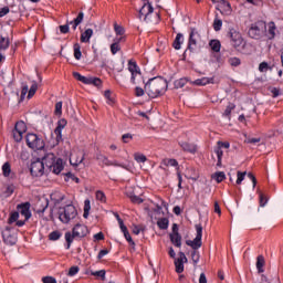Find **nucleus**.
<instances>
[{"label": "nucleus", "instance_id": "obj_51", "mask_svg": "<svg viewBox=\"0 0 283 283\" xmlns=\"http://www.w3.org/2000/svg\"><path fill=\"white\" fill-rule=\"evenodd\" d=\"M78 271H80L78 266H76V265L71 266L70 270H69L67 275L70 277H74V275H76V273H78Z\"/></svg>", "mask_w": 283, "mask_h": 283}, {"label": "nucleus", "instance_id": "obj_48", "mask_svg": "<svg viewBox=\"0 0 283 283\" xmlns=\"http://www.w3.org/2000/svg\"><path fill=\"white\" fill-rule=\"evenodd\" d=\"M213 29L216 32H220V30L222 29V20L214 19Z\"/></svg>", "mask_w": 283, "mask_h": 283}, {"label": "nucleus", "instance_id": "obj_59", "mask_svg": "<svg viewBox=\"0 0 283 283\" xmlns=\"http://www.w3.org/2000/svg\"><path fill=\"white\" fill-rule=\"evenodd\" d=\"M269 92H271L273 98H277V96L280 95V88L277 87H269Z\"/></svg>", "mask_w": 283, "mask_h": 283}, {"label": "nucleus", "instance_id": "obj_3", "mask_svg": "<svg viewBox=\"0 0 283 283\" xmlns=\"http://www.w3.org/2000/svg\"><path fill=\"white\" fill-rule=\"evenodd\" d=\"M78 216V211H76V207L72 205H67L64 208H60L59 218L61 222L67 224L70 220H74Z\"/></svg>", "mask_w": 283, "mask_h": 283}, {"label": "nucleus", "instance_id": "obj_9", "mask_svg": "<svg viewBox=\"0 0 283 283\" xmlns=\"http://www.w3.org/2000/svg\"><path fill=\"white\" fill-rule=\"evenodd\" d=\"M128 71L132 74L130 81L136 85V78H142L143 74L140 73V69L138 67V64L134 61L128 62Z\"/></svg>", "mask_w": 283, "mask_h": 283}, {"label": "nucleus", "instance_id": "obj_56", "mask_svg": "<svg viewBox=\"0 0 283 283\" xmlns=\"http://www.w3.org/2000/svg\"><path fill=\"white\" fill-rule=\"evenodd\" d=\"M61 238V232L59 231H53L49 234V239L52 241L59 240Z\"/></svg>", "mask_w": 283, "mask_h": 283}, {"label": "nucleus", "instance_id": "obj_52", "mask_svg": "<svg viewBox=\"0 0 283 283\" xmlns=\"http://www.w3.org/2000/svg\"><path fill=\"white\" fill-rule=\"evenodd\" d=\"M65 176L67 178V179H65L66 181L71 179V180H74V182H76L77 185H78V182H81L78 177L74 176V174H72V172H66Z\"/></svg>", "mask_w": 283, "mask_h": 283}, {"label": "nucleus", "instance_id": "obj_45", "mask_svg": "<svg viewBox=\"0 0 283 283\" xmlns=\"http://www.w3.org/2000/svg\"><path fill=\"white\" fill-rule=\"evenodd\" d=\"M105 98H107L108 105H114L115 101L114 97H112V91L107 90L104 93Z\"/></svg>", "mask_w": 283, "mask_h": 283}, {"label": "nucleus", "instance_id": "obj_61", "mask_svg": "<svg viewBox=\"0 0 283 283\" xmlns=\"http://www.w3.org/2000/svg\"><path fill=\"white\" fill-rule=\"evenodd\" d=\"M268 70H271V67H269V63L262 62V63L259 65V72H266Z\"/></svg>", "mask_w": 283, "mask_h": 283}, {"label": "nucleus", "instance_id": "obj_55", "mask_svg": "<svg viewBox=\"0 0 283 283\" xmlns=\"http://www.w3.org/2000/svg\"><path fill=\"white\" fill-rule=\"evenodd\" d=\"M124 238L129 242V245L133 247V249L136 247V243L134 242V239H132V234H129V232L124 233Z\"/></svg>", "mask_w": 283, "mask_h": 283}, {"label": "nucleus", "instance_id": "obj_54", "mask_svg": "<svg viewBox=\"0 0 283 283\" xmlns=\"http://www.w3.org/2000/svg\"><path fill=\"white\" fill-rule=\"evenodd\" d=\"M85 14L83 12H80L77 17L74 19L75 25H81L83 23Z\"/></svg>", "mask_w": 283, "mask_h": 283}, {"label": "nucleus", "instance_id": "obj_1", "mask_svg": "<svg viewBox=\"0 0 283 283\" xmlns=\"http://www.w3.org/2000/svg\"><path fill=\"white\" fill-rule=\"evenodd\" d=\"M168 84L165 78L157 76L150 78L145 84V92L149 96V98H158V96H163L167 92Z\"/></svg>", "mask_w": 283, "mask_h": 283}, {"label": "nucleus", "instance_id": "obj_60", "mask_svg": "<svg viewBox=\"0 0 283 283\" xmlns=\"http://www.w3.org/2000/svg\"><path fill=\"white\" fill-rule=\"evenodd\" d=\"M91 275H94L95 277H102V280H105V270L92 272Z\"/></svg>", "mask_w": 283, "mask_h": 283}, {"label": "nucleus", "instance_id": "obj_29", "mask_svg": "<svg viewBox=\"0 0 283 283\" xmlns=\"http://www.w3.org/2000/svg\"><path fill=\"white\" fill-rule=\"evenodd\" d=\"M209 45H210L212 52H219L220 51V48H221L220 40H211L209 42Z\"/></svg>", "mask_w": 283, "mask_h": 283}, {"label": "nucleus", "instance_id": "obj_2", "mask_svg": "<svg viewBox=\"0 0 283 283\" xmlns=\"http://www.w3.org/2000/svg\"><path fill=\"white\" fill-rule=\"evenodd\" d=\"M90 233V230L86 228L85 224L77 223L72 232L65 233V240H66V249H70L72 247V242H74V238H85Z\"/></svg>", "mask_w": 283, "mask_h": 283}, {"label": "nucleus", "instance_id": "obj_5", "mask_svg": "<svg viewBox=\"0 0 283 283\" xmlns=\"http://www.w3.org/2000/svg\"><path fill=\"white\" fill-rule=\"evenodd\" d=\"M263 32H266V22L259 21L249 29L248 34L251 39H258Z\"/></svg>", "mask_w": 283, "mask_h": 283}, {"label": "nucleus", "instance_id": "obj_44", "mask_svg": "<svg viewBox=\"0 0 283 283\" xmlns=\"http://www.w3.org/2000/svg\"><path fill=\"white\" fill-rule=\"evenodd\" d=\"M19 220V212L14 211L10 214L8 224H12Z\"/></svg>", "mask_w": 283, "mask_h": 283}, {"label": "nucleus", "instance_id": "obj_38", "mask_svg": "<svg viewBox=\"0 0 283 283\" xmlns=\"http://www.w3.org/2000/svg\"><path fill=\"white\" fill-rule=\"evenodd\" d=\"M90 209H92V206H90V199H86L84 201V214H83L84 218H88Z\"/></svg>", "mask_w": 283, "mask_h": 283}, {"label": "nucleus", "instance_id": "obj_28", "mask_svg": "<svg viewBox=\"0 0 283 283\" xmlns=\"http://www.w3.org/2000/svg\"><path fill=\"white\" fill-rule=\"evenodd\" d=\"M181 45H182V33H178L172 43V46L175 48V50H180Z\"/></svg>", "mask_w": 283, "mask_h": 283}, {"label": "nucleus", "instance_id": "obj_8", "mask_svg": "<svg viewBox=\"0 0 283 283\" xmlns=\"http://www.w3.org/2000/svg\"><path fill=\"white\" fill-rule=\"evenodd\" d=\"M229 38L231 40V44L238 50L244 43V38H242V33L237 31L235 29H230Z\"/></svg>", "mask_w": 283, "mask_h": 283}, {"label": "nucleus", "instance_id": "obj_36", "mask_svg": "<svg viewBox=\"0 0 283 283\" xmlns=\"http://www.w3.org/2000/svg\"><path fill=\"white\" fill-rule=\"evenodd\" d=\"M96 160H99L101 163H103L104 165H106V167H109V159L103 155V154H97L96 155Z\"/></svg>", "mask_w": 283, "mask_h": 283}, {"label": "nucleus", "instance_id": "obj_49", "mask_svg": "<svg viewBox=\"0 0 283 283\" xmlns=\"http://www.w3.org/2000/svg\"><path fill=\"white\" fill-rule=\"evenodd\" d=\"M83 160H85V155H83L81 159H76L75 161L71 158L70 163L71 165H73V167H78V165H83Z\"/></svg>", "mask_w": 283, "mask_h": 283}, {"label": "nucleus", "instance_id": "obj_10", "mask_svg": "<svg viewBox=\"0 0 283 283\" xmlns=\"http://www.w3.org/2000/svg\"><path fill=\"white\" fill-rule=\"evenodd\" d=\"M44 169H45V166L43 165L41 159H36L35 161L31 163V167H30L31 176H35V177L43 176Z\"/></svg>", "mask_w": 283, "mask_h": 283}, {"label": "nucleus", "instance_id": "obj_31", "mask_svg": "<svg viewBox=\"0 0 283 283\" xmlns=\"http://www.w3.org/2000/svg\"><path fill=\"white\" fill-rule=\"evenodd\" d=\"M211 178L213 180H216L217 182H222V180H224L227 178V175H224V172L219 171V172H214Z\"/></svg>", "mask_w": 283, "mask_h": 283}, {"label": "nucleus", "instance_id": "obj_17", "mask_svg": "<svg viewBox=\"0 0 283 283\" xmlns=\"http://www.w3.org/2000/svg\"><path fill=\"white\" fill-rule=\"evenodd\" d=\"M50 171L56 175L63 171V159H56V161L53 164L52 169H50Z\"/></svg>", "mask_w": 283, "mask_h": 283}, {"label": "nucleus", "instance_id": "obj_4", "mask_svg": "<svg viewBox=\"0 0 283 283\" xmlns=\"http://www.w3.org/2000/svg\"><path fill=\"white\" fill-rule=\"evenodd\" d=\"M27 145L30 147V149H44L45 147V142L43 139L39 138L36 134H28L27 135Z\"/></svg>", "mask_w": 283, "mask_h": 283}, {"label": "nucleus", "instance_id": "obj_64", "mask_svg": "<svg viewBox=\"0 0 283 283\" xmlns=\"http://www.w3.org/2000/svg\"><path fill=\"white\" fill-rule=\"evenodd\" d=\"M30 91L28 88V85H24L22 87V91H21V97H20V101H23V98H25V94H28Z\"/></svg>", "mask_w": 283, "mask_h": 283}, {"label": "nucleus", "instance_id": "obj_39", "mask_svg": "<svg viewBox=\"0 0 283 283\" xmlns=\"http://www.w3.org/2000/svg\"><path fill=\"white\" fill-rule=\"evenodd\" d=\"M2 171H3V176L6 178H8V176H10V172L12 171V169L10 168V163H4L3 164Z\"/></svg>", "mask_w": 283, "mask_h": 283}, {"label": "nucleus", "instance_id": "obj_22", "mask_svg": "<svg viewBox=\"0 0 283 283\" xmlns=\"http://www.w3.org/2000/svg\"><path fill=\"white\" fill-rule=\"evenodd\" d=\"M264 264H266V261L264 260V255H259L256 258V269L259 273H264Z\"/></svg>", "mask_w": 283, "mask_h": 283}, {"label": "nucleus", "instance_id": "obj_40", "mask_svg": "<svg viewBox=\"0 0 283 283\" xmlns=\"http://www.w3.org/2000/svg\"><path fill=\"white\" fill-rule=\"evenodd\" d=\"M191 260L193 264H198V262H200V252H198V250H193L191 252Z\"/></svg>", "mask_w": 283, "mask_h": 283}, {"label": "nucleus", "instance_id": "obj_16", "mask_svg": "<svg viewBox=\"0 0 283 283\" xmlns=\"http://www.w3.org/2000/svg\"><path fill=\"white\" fill-rule=\"evenodd\" d=\"M180 147L184 151H188L189 154H196V151H198V146L188 142H182Z\"/></svg>", "mask_w": 283, "mask_h": 283}, {"label": "nucleus", "instance_id": "obj_63", "mask_svg": "<svg viewBox=\"0 0 283 283\" xmlns=\"http://www.w3.org/2000/svg\"><path fill=\"white\" fill-rule=\"evenodd\" d=\"M43 283H56V279L54 276H44L42 277Z\"/></svg>", "mask_w": 283, "mask_h": 283}, {"label": "nucleus", "instance_id": "obj_15", "mask_svg": "<svg viewBox=\"0 0 283 283\" xmlns=\"http://www.w3.org/2000/svg\"><path fill=\"white\" fill-rule=\"evenodd\" d=\"M41 161L43 163L44 167L46 166L48 169H52L54 163L56 161V156L53 153H49L42 158Z\"/></svg>", "mask_w": 283, "mask_h": 283}, {"label": "nucleus", "instance_id": "obj_32", "mask_svg": "<svg viewBox=\"0 0 283 283\" xmlns=\"http://www.w3.org/2000/svg\"><path fill=\"white\" fill-rule=\"evenodd\" d=\"M10 48V40L6 38H0V52H3V50H8Z\"/></svg>", "mask_w": 283, "mask_h": 283}, {"label": "nucleus", "instance_id": "obj_57", "mask_svg": "<svg viewBox=\"0 0 283 283\" xmlns=\"http://www.w3.org/2000/svg\"><path fill=\"white\" fill-rule=\"evenodd\" d=\"M184 85H187V80L186 78H180V80H177L175 82V87L178 90L180 87H182Z\"/></svg>", "mask_w": 283, "mask_h": 283}, {"label": "nucleus", "instance_id": "obj_20", "mask_svg": "<svg viewBox=\"0 0 283 283\" xmlns=\"http://www.w3.org/2000/svg\"><path fill=\"white\" fill-rule=\"evenodd\" d=\"M170 242L174 247L180 249L182 247V237L180 234H170Z\"/></svg>", "mask_w": 283, "mask_h": 283}, {"label": "nucleus", "instance_id": "obj_14", "mask_svg": "<svg viewBox=\"0 0 283 283\" xmlns=\"http://www.w3.org/2000/svg\"><path fill=\"white\" fill-rule=\"evenodd\" d=\"M154 12V7L150 2L144 3L142 9L139 10V19L145 17V21H147V17Z\"/></svg>", "mask_w": 283, "mask_h": 283}, {"label": "nucleus", "instance_id": "obj_24", "mask_svg": "<svg viewBox=\"0 0 283 283\" xmlns=\"http://www.w3.org/2000/svg\"><path fill=\"white\" fill-rule=\"evenodd\" d=\"M127 198L134 203V205H143L144 200L143 198L132 193V192H126Z\"/></svg>", "mask_w": 283, "mask_h": 283}, {"label": "nucleus", "instance_id": "obj_41", "mask_svg": "<svg viewBox=\"0 0 283 283\" xmlns=\"http://www.w3.org/2000/svg\"><path fill=\"white\" fill-rule=\"evenodd\" d=\"M245 176H247V171H238L237 172V185H242V181L244 180V178H245Z\"/></svg>", "mask_w": 283, "mask_h": 283}, {"label": "nucleus", "instance_id": "obj_50", "mask_svg": "<svg viewBox=\"0 0 283 283\" xmlns=\"http://www.w3.org/2000/svg\"><path fill=\"white\" fill-rule=\"evenodd\" d=\"M114 30H115L116 34L119 36H123V34H125V28H123L118 24H114Z\"/></svg>", "mask_w": 283, "mask_h": 283}, {"label": "nucleus", "instance_id": "obj_30", "mask_svg": "<svg viewBox=\"0 0 283 283\" xmlns=\"http://www.w3.org/2000/svg\"><path fill=\"white\" fill-rule=\"evenodd\" d=\"M209 83H213V78L202 77L193 82L195 85H209Z\"/></svg>", "mask_w": 283, "mask_h": 283}, {"label": "nucleus", "instance_id": "obj_43", "mask_svg": "<svg viewBox=\"0 0 283 283\" xmlns=\"http://www.w3.org/2000/svg\"><path fill=\"white\" fill-rule=\"evenodd\" d=\"M62 132H63V128H59L56 126V128L54 129V134H55V140L56 143H61L62 138H63V135H62Z\"/></svg>", "mask_w": 283, "mask_h": 283}, {"label": "nucleus", "instance_id": "obj_23", "mask_svg": "<svg viewBox=\"0 0 283 283\" xmlns=\"http://www.w3.org/2000/svg\"><path fill=\"white\" fill-rule=\"evenodd\" d=\"M49 205H50V201L48 199L39 200L38 205H36L38 207H40L38 209V213H44L45 209H48Z\"/></svg>", "mask_w": 283, "mask_h": 283}, {"label": "nucleus", "instance_id": "obj_46", "mask_svg": "<svg viewBox=\"0 0 283 283\" xmlns=\"http://www.w3.org/2000/svg\"><path fill=\"white\" fill-rule=\"evenodd\" d=\"M164 165L166 167H178V160H176V159H165Z\"/></svg>", "mask_w": 283, "mask_h": 283}, {"label": "nucleus", "instance_id": "obj_62", "mask_svg": "<svg viewBox=\"0 0 283 283\" xmlns=\"http://www.w3.org/2000/svg\"><path fill=\"white\" fill-rule=\"evenodd\" d=\"M96 200H99V202H105V193L101 190L96 191Z\"/></svg>", "mask_w": 283, "mask_h": 283}, {"label": "nucleus", "instance_id": "obj_47", "mask_svg": "<svg viewBox=\"0 0 283 283\" xmlns=\"http://www.w3.org/2000/svg\"><path fill=\"white\" fill-rule=\"evenodd\" d=\"M233 109H235V104L230 103V104L227 106V108H226V111H224V113H223V116H231V112H233Z\"/></svg>", "mask_w": 283, "mask_h": 283}, {"label": "nucleus", "instance_id": "obj_37", "mask_svg": "<svg viewBox=\"0 0 283 283\" xmlns=\"http://www.w3.org/2000/svg\"><path fill=\"white\" fill-rule=\"evenodd\" d=\"M134 158L136 163H147V156L140 154V153H135Z\"/></svg>", "mask_w": 283, "mask_h": 283}, {"label": "nucleus", "instance_id": "obj_53", "mask_svg": "<svg viewBox=\"0 0 283 283\" xmlns=\"http://www.w3.org/2000/svg\"><path fill=\"white\" fill-rule=\"evenodd\" d=\"M229 63H230V65H232V67H238V65H240L241 61L239 57H230Z\"/></svg>", "mask_w": 283, "mask_h": 283}, {"label": "nucleus", "instance_id": "obj_42", "mask_svg": "<svg viewBox=\"0 0 283 283\" xmlns=\"http://www.w3.org/2000/svg\"><path fill=\"white\" fill-rule=\"evenodd\" d=\"M55 116H61V114H63V102H57L55 104V112H54Z\"/></svg>", "mask_w": 283, "mask_h": 283}, {"label": "nucleus", "instance_id": "obj_13", "mask_svg": "<svg viewBox=\"0 0 283 283\" xmlns=\"http://www.w3.org/2000/svg\"><path fill=\"white\" fill-rule=\"evenodd\" d=\"M81 83H84V85H94L95 87H101V85H103V81L98 77H82Z\"/></svg>", "mask_w": 283, "mask_h": 283}, {"label": "nucleus", "instance_id": "obj_34", "mask_svg": "<svg viewBox=\"0 0 283 283\" xmlns=\"http://www.w3.org/2000/svg\"><path fill=\"white\" fill-rule=\"evenodd\" d=\"M74 56L76 61H81V56H83V53L81 52V44L78 43L74 44Z\"/></svg>", "mask_w": 283, "mask_h": 283}, {"label": "nucleus", "instance_id": "obj_58", "mask_svg": "<svg viewBox=\"0 0 283 283\" xmlns=\"http://www.w3.org/2000/svg\"><path fill=\"white\" fill-rule=\"evenodd\" d=\"M13 138H14L15 143H21V140H23V133H18L17 130H14Z\"/></svg>", "mask_w": 283, "mask_h": 283}, {"label": "nucleus", "instance_id": "obj_25", "mask_svg": "<svg viewBox=\"0 0 283 283\" xmlns=\"http://www.w3.org/2000/svg\"><path fill=\"white\" fill-rule=\"evenodd\" d=\"M3 242L4 244H9L10 247H14L17 244V237L9 234L8 237L3 235Z\"/></svg>", "mask_w": 283, "mask_h": 283}, {"label": "nucleus", "instance_id": "obj_6", "mask_svg": "<svg viewBox=\"0 0 283 283\" xmlns=\"http://www.w3.org/2000/svg\"><path fill=\"white\" fill-rule=\"evenodd\" d=\"M196 231H197L196 238L192 241L191 240L186 241L187 247H191L193 251H198V249L202 247V224H196Z\"/></svg>", "mask_w": 283, "mask_h": 283}, {"label": "nucleus", "instance_id": "obj_18", "mask_svg": "<svg viewBox=\"0 0 283 283\" xmlns=\"http://www.w3.org/2000/svg\"><path fill=\"white\" fill-rule=\"evenodd\" d=\"M94 34V30L92 29H86L82 34H81V42L82 43H90V39H92V35Z\"/></svg>", "mask_w": 283, "mask_h": 283}, {"label": "nucleus", "instance_id": "obj_11", "mask_svg": "<svg viewBox=\"0 0 283 283\" xmlns=\"http://www.w3.org/2000/svg\"><path fill=\"white\" fill-rule=\"evenodd\" d=\"M185 262H187L185 252H179V258L175 260L176 273H182L185 271Z\"/></svg>", "mask_w": 283, "mask_h": 283}, {"label": "nucleus", "instance_id": "obj_12", "mask_svg": "<svg viewBox=\"0 0 283 283\" xmlns=\"http://www.w3.org/2000/svg\"><path fill=\"white\" fill-rule=\"evenodd\" d=\"M17 209L21 216H24L25 221L32 218V212H30V202L18 205Z\"/></svg>", "mask_w": 283, "mask_h": 283}, {"label": "nucleus", "instance_id": "obj_33", "mask_svg": "<svg viewBox=\"0 0 283 283\" xmlns=\"http://www.w3.org/2000/svg\"><path fill=\"white\" fill-rule=\"evenodd\" d=\"M268 27H269L268 34L270 35V39H275V30H276L275 22H270Z\"/></svg>", "mask_w": 283, "mask_h": 283}, {"label": "nucleus", "instance_id": "obj_19", "mask_svg": "<svg viewBox=\"0 0 283 283\" xmlns=\"http://www.w3.org/2000/svg\"><path fill=\"white\" fill-rule=\"evenodd\" d=\"M220 3H221V8L223 9V11H221V14H226L227 17H229L232 12L231 3H229L226 0H220Z\"/></svg>", "mask_w": 283, "mask_h": 283}, {"label": "nucleus", "instance_id": "obj_7", "mask_svg": "<svg viewBox=\"0 0 283 283\" xmlns=\"http://www.w3.org/2000/svg\"><path fill=\"white\" fill-rule=\"evenodd\" d=\"M200 39V33L196 31V29H190L189 40H188V48L184 53V59L187 56V52H195L198 45V40Z\"/></svg>", "mask_w": 283, "mask_h": 283}, {"label": "nucleus", "instance_id": "obj_26", "mask_svg": "<svg viewBox=\"0 0 283 283\" xmlns=\"http://www.w3.org/2000/svg\"><path fill=\"white\" fill-rule=\"evenodd\" d=\"M125 38H118L112 45H111V52L112 54H116L117 52H120V41H123Z\"/></svg>", "mask_w": 283, "mask_h": 283}, {"label": "nucleus", "instance_id": "obj_27", "mask_svg": "<svg viewBox=\"0 0 283 283\" xmlns=\"http://www.w3.org/2000/svg\"><path fill=\"white\" fill-rule=\"evenodd\" d=\"M157 226H158L161 230L169 229V219H167V218H160V219H158Z\"/></svg>", "mask_w": 283, "mask_h": 283}, {"label": "nucleus", "instance_id": "obj_21", "mask_svg": "<svg viewBox=\"0 0 283 283\" xmlns=\"http://www.w3.org/2000/svg\"><path fill=\"white\" fill-rule=\"evenodd\" d=\"M14 132H17L18 134H25V132H28V126L25 125V122H17L14 126Z\"/></svg>", "mask_w": 283, "mask_h": 283}, {"label": "nucleus", "instance_id": "obj_35", "mask_svg": "<svg viewBox=\"0 0 283 283\" xmlns=\"http://www.w3.org/2000/svg\"><path fill=\"white\" fill-rule=\"evenodd\" d=\"M36 90H39V85L36 84V82H33V84L31 85L29 93H28V98H32V96H34L36 94Z\"/></svg>", "mask_w": 283, "mask_h": 283}]
</instances>
